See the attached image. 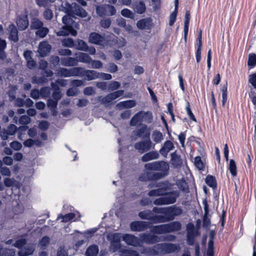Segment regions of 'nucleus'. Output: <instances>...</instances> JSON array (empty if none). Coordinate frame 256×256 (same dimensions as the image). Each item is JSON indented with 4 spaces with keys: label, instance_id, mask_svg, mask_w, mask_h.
<instances>
[{
    "label": "nucleus",
    "instance_id": "nucleus-1",
    "mask_svg": "<svg viewBox=\"0 0 256 256\" xmlns=\"http://www.w3.org/2000/svg\"><path fill=\"white\" fill-rule=\"evenodd\" d=\"M180 249L178 244L163 242L157 244L152 247L144 248L142 253L148 256H164L178 252Z\"/></svg>",
    "mask_w": 256,
    "mask_h": 256
},
{
    "label": "nucleus",
    "instance_id": "nucleus-2",
    "mask_svg": "<svg viewBox=\"0 0 256 256\" xmlns=\"http://www.w3.org/2000/svg\"><path fill=\"white\" fill-rule=\"evenodd\" d=\"M144 168L146 170L153 171L152 174V177L158 180L168 176L170 166L166 162L158 160L146 164Z\"/></svg>",
    "mask_w": 256,
    "mask_h": 256
},
{
    "label": "nucleus",
    "instance_id": "nucleus-3",
    "mask_svg": "<svg viewBox=\"0 0 256 256\" xmlns=\"http://www.w3.org/2000/svg\"><path fill=\"white\" fill-rule=\"evenodd\" d=\"M59 10L66 14L64 16H86L87 15L86 11L81 6L76 3H72L70 4L67 1L62 2Z\"/></svg>",
    "mask_w": 256,
    "mask_h": 256
},
{
    "label": "nucleus",
    "instance_id": "nucleus-4",
    "mask_svg": "<svg viewBox=\"0 0 256 256\" xmlns=\"http://www.w3.org/2000/svg\"><path fill=\"white\" fill-rule=\"evenodd\" d=\"M76 19L77 17H62V22L65 24L62 29L56 32L58 36H66L70 34L73 36L77 34V32L74 28H78V24L73 20Z\"/></svg>",
    "mask_w": 256,
    "mask_h": 256
},
{
    "label": "nucleus",
    "instance_id": "nucleus-5",
    "mask_svg": "<svg viewBox=\"0 0 256 256\" xmlns=\"http://www.w3.org/2000/svg\"><path fill=\"white\" fill-rule=\"evenodd\" d=\"M182 228V224L178 221L154 226L151 232L158 234L176 232Z\"/></svg>",
    "mask_w": 256,
    "mask_h": 256
},
{
    "label": "nucleus",
    "instance_id": "nucleus-6",
    "mask_svg": "<svg viewBox=\"0 0 256 256\" xmlns=\"http://www.w3.org/2000/svg\"><path fill=\"white\" fill-rule=\"evenodd\" d=\"M186 242L188 245L192 246L195 244V238L200 236L198 229H196L194 224L190 222L186 226Z\"/></svg>",
    "mask_w": 256,
    "mask_h": 256
},
{
    "label": "nucleus",
    "instance_id": "nucleus-7",
    "mask_svg": "<svg viewBox=\"0 0 256 256\" xmlns=\"http://www.w3.org/2000/svg\"><path fill=\"white\" fill-rule=\"evenodd\" d=\"M80 67H74L70 68H60L57 70V75L64 78L77 76L79 77Z\"/></svg>",
    "mask_w": 256,
    "mask_h": 256
},
{
    "label": "nucleus",
    "instance_id": "nucleus-8",
    "mask_svg": "<svg viewBox=\"0 0 256 256\" xmlns=\"http://www.w3.org/2000/svg\"><path fill=\"white\" fill-rule=\"evenodd\" d=\"M96 12L98 16H112L116 14L115 8L108 4H104L96 7Z\"/></svg>",
    "mask_w": 256,
    "mask_h": 256
},
{
    "label": "nucleus",
    "instance_id": "nucleus-9",
    "mask_svg": "<svg viewBox=\"0 0 256 256\" xmlns=\"http://www.w3.org/2000/svg\"><path fill=\"white\" fill-rule=\"evenodd\" d=\"M139 240L142 242V246L143 244H153L160 241V238L156 235L148 232H144L139 234Z\"/></svg>",
    "mask_w": 256,
    "mask_h": 256
},
{
    "label": "nucleus",
    "instance_id": "nucleus-10",
    "mask_svg": "<svg viewBox=\"0 0 256 256\" xmlns=\"http://www.w3.org/2000/svg\"><path fill=\"white\" fill-rule=\"evenodd\" d=\"M154 146L155 144L152 142L150 138L137 142L134 145V148L142 154L148 151L151 148H154Z\"/></svg>",
    "mask_w": 256,
    "mask_h": 256
},
{
    "label": "nucleus",
    "instance_id": "nucleus-11",
    "mask_svg": "<svg viewBox=\"0 0 256 256\" xmlns=\"http://www.w3.org/2000/svg\"><path fill=\"white\" fill-rule=\"evenodd\" d=\"M132 136L136 140L137 138H150V132L148 126L145 124H140V126L132 132Z\"/></svg>",
    "mask_w": 256,
    "mask_h": 256
},
{
    "label": "nucleus",
    "instance_id": "nucleus-12",
    "mask_svg": "<svg viewBox=\"0 0 256 256\" xmlns=\"http://www.w3.org/2000/svg\"><path fill=\"white\" fill-rule=\"evenodd\" d=\"M122 240L128 245L134 247H142V242L139 240V238L132 234H122Z\"/></svg>",
    "mask_w": 256,
    "mask_h": 256
},
{
    "label": "nucleus",
    "instance_id": "nucleus-13",
    "mask_svg": "<svg viewBox=\"0 0 256 256\" xmlns=\"http://www.w3.org/2000/svg\"><path fill=\"white\" fill-rule=\"evenodd\" d=\"M79 77H84L87 80H92L98 78L99 72L94 70H85L80 67Z\"/></svg>",
    "mask_w": 256,
    "mask_h": 256
},
{
    "label": "nucleus",
    "instance_id": "nucleus-14",
    "mask_svg": "<svg viewBox=\"0 0 256 256\" xmlns=\"http://www.w3.org/2000/svg\"><path fill=\"white\" fill-rule=\"evenodd\" d=\"M148 223L144 221L136 220L132 222L130 226L132 232H143L148 228Z\"/></svg>",
    "mask_w": 256,
    "mask_h": 256
},
{
    "label": "nucleus",
    "instance_id": "nucleus-15",
    "mask_svg": "<svg viewBox=\"0 0 256 256\" xmlns=\"http://www.w3.org/2000/svg\"><path fill=\"white\" fill-rule=\"evenodd\" d=\"M180 195V192L178 190H172L170 192H165L163 196H164L168 204H174L177 198Z\"/></svg>",
    "mask_w": 256,
    "mask_h": 256
},
{
    "label": "nucleus",
    "instance_id": "nucleus-16",
    "mask_svg": "<svg viewBox=\"0 0 256 256\" xmlns=\"http://www.w3.org/2000/svg\"><path fill=\"white\" fill-rule=\"evenodd\" d=\"M170 163L174 168H179L182 164V160L180 155L177 154L176 151L170 154Z\"/></svg>",
    "mask_w": 256,
    "mask_h": 256
},
{
    "label": "nucleus",
    "instance_id": "nucleus-17",
    "mask_svg": "<svg viewBox=\"0 0 256 256\" xmlns=\"http://www.w3.org/2000/svg\"><path fill=\"white\" fill-rule=\"evenodd\" d=\"M50 50L51 46L47 42H42L40 43L38 52L41 56H46L50 52Z\"/></svg>",
    "mask_w": 256,
    "mask_h": 256
},
{
    "label": "nucleus",
    "instance_id": "nucleus-18",
    "mask_svg": "<svg viewBox=\"0 0 256 256\" xmlns=\"http://www.w3.org/2000/svg\"><path fill=\"white\" fill-rule=\"evenodd\" d=\"M168 189V185L158 187L156 189L150 190L148 192V196L151 197L163 196V194H165V192L167 191Z\"/></svg>",
    "mask_w": 256,
    "mask_h": 256
},
{
    "label": "nucleus",
    "instance_id": "nucleus-19",
    "mask_svg": "<svg viewBox=\"0 0 256 256\" xmlns=\"http://www.w3.org/2000/svg\"><path fill=\"white\" fill-rule=\"evenodd\" d=\"M174 148L173 143L170 140H166L162 148L160 150L159 152L162 156L166 157L168 153Z\"/></svg>",
    "mask_w": 256,
    "mask_h": 256
},
{
    "label": "nucleus",
    "instance_id": "nucleus-20",
    "mask_svg": "<svg viewBox=\"0 0 256 256\" xmlns=\"http://www.w3.org/2000/svg\"><path fill=\"white\" fill-rule=\"evenodd\" d=\"M9 32V40L14 42L18 40V31L17 28L14 24H11L8 28Z\"/></svg>",
    "mask_w": 256,
    "mask_h": 256
},
{
    "label": "nucleus",
    "instance_id": "nucleus-21",
    "mask_svg": "<svg viewBox=\"0 0 256 256\" xmlns=\"http://www.w3.org/2000/svg\"><path fill=\"white\" fill-rule=\"evenodd\" d=\"M160 157V154L156 150H152L144 154L142 157V160L143 162L157 160Z\"/></svg>",
    "mask_w": 256,
    "mask_h": 256
},
{
    "label": "nucleus",
    "instance_id": "nucleus-22",
    "mask_svg": "<svg viewBox=\"0 0 256 256\" xmlns=\"http://www.w3.org/2000/svg\"><path fill=\"white\" fill-rule=\"evenodd\" d=\"M104 41V38L96 32H92L89 36V42L92 44H100Z\"/></svg>",
    "mask_w": 256,
    "mask_h": 256
},
{
    "label": "nucleus",
    "instance_id": "nucleus-23",
    "mask_svg": "<svg viewBox=\"0 0 256 256\" xmlns=\"http://www.w3.org/2000/svg\"><path fill=\"white\" fill-rule=\"evenodd\" d=\"M136 102L134 100H127L118 102L116 106L120 110L123 108H130L134 107Z\"/></svg>",
    "mask_w": 256,
    "mask_h": 256
},
{
    "label": "nucleus",
    "instance_id": "nucleus-24",
    "mask_svg": "<svg viewBox=\"0 0 256 256\" xmlns=\"http://www.w3.org/2000/svg\"><path fill=\"white\" fill-rule=\"evenodd\" d=\"M34 248L32 244H28L24 248H22L18 252L19 256H28L33 254Z\"/></svg>",
    "mask_w": 256,
    "mask_h": 256
},
{
    "label": "nucleus",
    "instance_id": "nucleus-25",
    "mask_svg": "<svg viewBox=\"0 0 256 256\" xmlns=\"http://www.w3.org/2000/svg\"><path fill=\"white\" fill-rule=\"evenodd\" d=\"M62 65L65 66H76L78 64L76 58L72 57L64 58L61 59Z\"/></svg>",
    "mask_w": 256,
    "mask_h": 256
},
{
    "label": "nucleus",
    "instance_id": "nucleus-26",
    "mask_svg": "<svg viewBox=\"0 0 256 256\" xmlns=\"http://www.w3.org/2000/svg\"><path fill=\"white\" fill-rule=\"evenodd\" d=\"M152 20L150 17L138 20L137 22V26L140 29H150V26L152 25Z\"/></svg>",
    "mask_w": 256,
    "mask_h": 256
},
{
    "label": "nucleus",
    "instance_id": "nucleus-27",
    "mask_svg": "<svg viewBox=\"0 0 256 256\" xmlns=\"http://www.w3.org/2000/svg\"><path fill=\"white\" fill-rule=\"evenodd\" d=\"M214 234H210L208 242V247L206 252V256H214Z\"/></svg>",
    "mask_w": 256,
    "mask_h": 256
},
{
    "label": "nucleus",
    "instance_id": "nucleus-28",
    "mask_svg": "<svg viewBox=\"0 0 256 256\" xmlns=\"http://www.w3.org/2000/svg\"><path fill=\"white\" fill-rule=\"evenodd\" d=\"M140 113V116L142 122H144L150 124L152 122L153 116L150 112H144L141 110L139 112Z\"/></svg>",
    "mask_w": 256,
    "mask_h": 256
},
{
    "label": "nucleus",
    "instance_id": "nucleus-29",
    "mask_svg": "<svg viewBox=\"0 0 256 256\" xmlns=\"http://www.w3.org/2000/svg\"><path fill=\"white\" fill-rule=\"evenodd\" d=\"M16 22L19 29L24 30L28 28L29 24L28 17H20Z\"/></svg>",
    "mask_w": 256,
    "mask_h": 256
},
{
    "label": "nucleus",
    "instance_id": "nucleus-30",
    "mask_svg": "<svg viewBox=\"0 0 256 256\" xmlns=\"http://www.w3.org/2000/svg\"><path fill=\"white\" fill-rule=\"evenodd\" d=\"M122 234L120 233H114L108 236L107 238L110 242L120 243Z\"/></svg>",
    "mask_w": 256,
    "mask_h": 256
},
{
    "label": "nucleus",
    "instance_id": "nucleus-31",
    "mask_svg": "<svg viewBox=\"0 0 256 256\" xmlns=\"http://www.w3.org/2000/svg\"><path fill=\"white\" fill-rule=\"evenodd\" d=\"M76 58L78 60V62H80L90 64V62H92V58L90 56L86 53L79 52Z\"/></svg>",
    "mask_w": 256,
    "mask_h": 256
},
{
    "label": "nucleus",
    "instance_id": "nucleus-32",
    "mask_svg": "<svg viewBox=\"0 0 256 256\" xmlns=\"http://www.w3.org/2000/svg\"><path fill=\"white\" fill-rule=\"evenodd\" d=\"M98 100L102 104L104 105L106 107H108L112 102L114 100L111 93L108 94L106 96L102 97V96H99L98 98Z\"/></svg>",
    "mask_w": 256,
    "mask_h": 256
},
{
    "label": "nucleus",
    "instance_id": "nucleus-33",
    "mask_svg": "<svg viewBox=\"0 0 256 256\" xmlns=\"http://www.w3.org/2000/svg\"><path fill=\"white\" fill-rule=\"evenodd\" d=\"M120 256H139L138 252L130 248H122L120 251Z\"/></svg>",
    "mask_w": 256,
    "mask_h": 256
},
{
    "label": "nucleus",
    "instance_id": "nucleus-34",
    "mask_svg": "<svg viewBox=\"0 0 256 256\" xmlns=\"http://www.w3.org/2000/svg\"><path fill=\"white\" fill-rule=\"evenodd\" d=\"M152 172L141 174L139 176L138 180L142 182L156 181V178L152 177Z\"/></svg>",
    "mask_w": 256,
    "mask_h": 256
},
{
    "label": "nucleus",
    "instance_id": "nucleus-35",
    "mask_svg": "<svg viewBox=\"0 0 256 256\" xmlns=\"http://www.w3.org/2000/svg\"><path fill=\"white\" fill-rule=\"evenodd\" d=\"M99 249L98 246L93 244L90 246L86 252V256H96L98 253Z\"/></svg>",
    "mask_w": 256,
    "mask_h": 256
},
{
    "label": "nucleus",
    "instance_id": "nucleus-36",
    "mask_svg": "<svg viewBox=\"0 0 256 256\" xmlns=\"http://www.w3.org/2000/svg\"><path fill=\"white\" fill-rule=\"evenodd\" d=\"M141 122H142V120L140 113L138 112L132 117L130 122V125L132 126H135L138 124H142Z\"/></svg>",
    "mask_w": 256,
    "mask_h": 256
},
{
    "label": "nucleus",
    "instance_id": "nucleus-37",
    "mask_svg": "<svg viewBox=\"0 0 256 256\" xmlns=\"http://www.w3.org/2000/svg\"><path fill=\"white\" fill-rule=\"evenodd\" d=\"M75 216L76 214L73 212L68 213L64 215L60 214L58 216L57 220H62V222H66L73 219Z\"/></svg>",
    "mask_w": 256,
    "mask_h": 256
},
{
    "label": "nucleus",
    "instance_id": "nucleus-38",
    "mask_svg": "<svg viewBox=\"0 0 256 256\" xmlns=\"http://www.w3.org/2000/svg\"><path fill=\"white\" fill-rule=\"evenodd\" d=\"M152 138L156 144L160 143L164 140V136L160 132L155 130L152 132Z\"/></svg>",
    "mask_w": 256,
    "mask_h": 256
},
{
    "label": "nucleus",
    "instance_id": "nucleus-39",
    "mask_svg": "<svg viewBox=\"0 0 256 256\" xmlns=\"http://www.w3.org/2000/svg\"><path fill=\"white\" fill-rule=\"evenodd\" d=\"M164 216L166 222L172 221L174 220L172 210L170 206L165 207Z\"/></svg>",
    "mask_w": 256,
    "mask_h": 256
},
{
    "label": "nucleus",
    "instance_id": "nucleus-40",
    "mask_svg": "<svg viewBox=\"0 0 256 256\" xmlns=\"http://www.w3.org/2000/svg\"><path fill=\"white\" fill-rule=\"evenodd\" d=\"M206 183L213 189L217 187L216 180L215 178L211 175H208L206 178Z\"/></svg>",
    "mask_w": 256,
    "mask_h": 256
},
{
    "label": "nucleus",
    "instance_id": "nucleus-41",
    "mask_svg": "<svg viewBox=\"0 0 256 256\" xmlns=\"http://www.w3.org/2000/svg\"><path fill=\"white\" fill-rule=\"evenodd\" d=\"M152 212L150 210H145L138 213L139 217L142 220H147L150 221L152 216Z\"/></svg>",
    "mask_w": 256,
    "mask_h": 256
},
{
    "label": "nucleus",
    "instance_id": "nucleus-42",
    "mask_svg": "<svg viewBox=\"0 0 256 256\" xmlns=\"http://www.w3.org/2000/svg\"><path fill=\"white\" fill-rule=\"evenodd\" d=\"M150 221L154 224L164 223L166 222L164 215L152 214Z\"/></svg>",
    "mask_w": 256,
    "mask_h": 256
},
{
    "label": "nucleus",
    "instance_id": "nucleus-43",
    "mask_svg": "<svg viewBox=\"0 0 256 256\" xmlns=\"http://www.w3.org/2000/svg\"><path fill=\"white\" fill-rule=\"evenodd\" d=\"M169 183L168 181H162L159 182H152L150 184H149L148 186V188H158L163 186L166 185H168Z\"/></svg>",
    "mask_w": 256,
    "mask_h": 256
},
{
    "label": "nucleus",
    "instance_id": "nucleus-44",
    "mask_svg": "<svg viewBox=\"0 0 256 256\" xmlns=\"http://www.w3.org/2000/svg\"><path fill=\"white\" fill-rule=\"evenodd\" d=\"M50 242V238L48 236H44L39 242V246L41 249L45 250Z\"/></svg>",
    "mask_w": 256,
    "mask_h": 256
},
{
    "label": "nucleus",
    "instance_id": "nucleus-45",
    "mask_svg": "<svg viewBox=\"0 0 256 256\" xmlns=\"http://www.w3.org/2000/svg\"><path fill=\"white\" fill-rule=\"evenodd\" d=\"M197 48L196 52V58L198 63H199L201 60V51L202 48V41H197Z\"/></svg>",
    "mask_w": 256,
    "mask_h": 256
},
{
    "label": "nucleus",
    "instance_id": "nucleus-46",
    "mask_svg": "<svg viewBox=\"0 0 256 256\" xmlns=\"http://www.w3.org/2000/svg\"><path fill=\"white\" fill-rule=\"evenodd\" d=\"M228 170L232 176H235L237 174L236 166L234 160H230V161Z\"/></svg>",
    "mask_w": 256,
    "mask_h": 256
},
{
    "label": "nucleus",
    "instance_id": "nucleus-47",
    "mask_svg": "<svg viewBox=\"0 0 256 256\" xmlns=\"http://www.w3.org/2000/svg\"><path fill=\"white\" fill-rule=\"evenodd\" d=\"M171 208L172 210L174 220L176 216H178L181 215L183 212L182 209L180 206H177L174 205L171 206Z\"/></svg>",
    "mask_w": 256,
    "mask_h": 256
},
{
    "label": "nucleus",
    "instance_id": "nucleus-48",
    "mask_svg": "<svg viewBox=\"0 0 256 256\" xmlns=\"http://www.w3.org/2000/svg\"><path fill=\"white\" fill-rule=\"evenodd\" d=\"M15 252L12 250L3 248L0 246V256H14Z\"/></svg>",
    "mask_w": 256,
    "mask_h": 256
},
{
    "label": "nucleus",
    "instance_id": "nucleus-49",
    "mask_svg": "<svg viewBox=\"0 0 256 256\" xmlns=\"http://www.w3.org/2000/svg\"><path fill=\"white\" fill-rule=\"evenodd\" d=\"M16 203V206H14L13 208V212L14 214H19L23 212L24 210V208L22 204L18 202L17 201L15 202Z\"/></svg>",
    "mask_w": 256,
    "mask_h": 256
},
{
    "label": "nucleus",
    "instance_id": "nucleus-50",
    "mask_svg": "<svg viewBox=\"0 0 256 256\" xmlns=\"http://www.w3.org/2000/svg\"><path fill=\"white\" fill-rule=\"evenodd\" d=\"M76 48L80 50L86 51L88 50V45L83 40H78Z\"/></svg>",
    "mask_w": 256,
    "mask_h": 256
},
{
    "label": "nucleus",
    "instance_id": "nucleus-51",
    "mask_svg": "<svg viewBox=\"0 0 256 256\" xmlns=\"http://www.w3.org/2000/svg\"><path fill=\"white\" fill-rule=\"evenodd\" d=\"M135 10L139 14H142L146 10V6L142 2H140L135 6Z\"/></svg>",
    "mask_w": 256,
    "mask_h": 256
},
{
    "label": "nucleus",
    "instance_id": "nucleus-52",
    "mask_svg": "<svg viewBox=\"0 0 256 256\" xmlns=\"http://www.w3.org/2000/svg\"><path fill=\"white\" fill-rule=\"evenodd\" d=\"M40 96L42 98H46L50 94V88L49 87H43L40 90Z\"/></svg>",
    "mask_w": 256,
    "mask_h": 256
},
{
    "label": "nucleus",
    "instance_id": "nucleus-53",
    "mask_svg": "<svg viewBox=\"0 0 256 256\" xmlns=\"http://www.w3.org/2000/svg\"><path fill=\"white\" fill-rule=\"evenodd\" d=\"M248 64L251 68L256 65V54H250L248 56Z\"/></svg>",
    "mask_w": 256,
    "mask_h": 256
},
{
    "label": "nucleus",
    "instance_id": "nucleus-54",
    "mask_svg": "<svg viewBox=\"0 0 256 256\" xmlns=\"http://www.w3.org/2000/svg\"><path fill=\"white\" fill-rule=\"evenodd\" d=\"M48 31V28L42 27L36 32V36L43 38L46 36Z\"/></svg>",
    "mask_w": 256,
    "mask_h": 256
},
{
    "label": "nucleus",
    "instance_id": "nucleus-55",
    "mask_svg": "<svg viewBox=\"0 0 256 256\" xmlns=\"http://www.w3.org/2000/svg\"><path fill=\"white\" fill-rule=\"evenodd\" d=\"M121 248L120 243L110 242L109 246V251L112 252H115L118 250H120Z\"/></svg>",
    "mask_w": 256,
    "mask_h": 256
},
{
    "label": "nucleus",
    "instance_id": "nucleus-56",
    "mask_svg": "<svg viewBox=\"0 0 256 256\" xmlns=\"http://www.w3.org/2000/svg\"><path fill=\"white\" fill-rule=\"evenodd\" d=\"M194 164L200 170H204V166L202 160L200 156H196L194 158Z\"/></svg>",
    "mask_w": 256,
    "mask_h": 256
},
{
    "label": "nucleus",
    "instance_id": "nucleus-57",
    "mask_svg": "<svg viewBox=\"0 0 256 256\" xmlns=\"http://www.w3.org/2000/svg\"><path fill=\"white\" fill-rule=\"evenodd\" d=\"M43 23L37 18H34L32 20L31 27L34 29H40L42 28Z\"/></svg>",
    "mask_w": 256,
    "mask_h": 256
},
{
    "label": "nucleus",
    "instance_id": "nucleus-58",
    "mask_svg": "<svg viewBox=\"0 0 256 256\" xmlns=\"http://www.w3.org/2000/svg\"><path fill=\"white\" fill-rule=\"evenodd\" d=\"M31 121L30 118L26 115H23L20 117L18 119V123L21 124L26 125L30 123Z\"/></svg>",
    "mask_w": 256,
    "mask_h": 256
},
{
    "label": "nucleus",
    "instance_id": "nucleus-59",
    "mask_svg": "<svg viewBox=\"0 0 256 256\" xmlns=\"http://www.w3.org/2000/svg\"><path fill=\"white\" fill-rule=\"evenodd\" d=\"M62 46L69 48H72L74 46V41L71 38H64L62 41Z\"/></svg>",
    "mask_w": 256,
    "mask_h": 256
},
{
    "label": "nucleus",
    "instance_id": "nucleus-60",
    "mask_svg": "<svg viewBox=\"0 0 256 256\" xmlns=\"http://www.w3.org/2000/svg\"><path fill=\"white\" fill-rule=\"evenodd\" d=\"M56 0H36V4L40 6L46 7Z\"/></svg>",
    "mask_w": 256,
    "mask_h": 256
},
{
    "label": "nucleus",
    "instance_id": "nucleus-61",
    "mask_svg": "<svg viewBox=\"0 0 256 256\" xmlns=\"http://www.w3.org/2000/svg\"><path fill=\"white\" fill-rule=\"evenodd\" d=\"M186 109L187 112V114L188 116L190 118L192 121L196 122V120L190 108V102H188L186 103Z\"/></svg>",
    "mask_w": 256,
    "mask_h": 256
},
{
    "label": "nucleus",
    "instance_id": "nucleus-62",
    "mask_svg": "<svg viewBox=\"0 0 256 256\" xmlns=\"http://www.w3.org/2000/svg\"><path fill=\"white\" fill-rule=\"evenodd\" d=\"M153 203L156 206L168 205L164 196L156 198L154 200Z\"/></svg>",
    "mask_w": 256,
    "mask_h": 256
},
{
    "label": "nucleus",
    "instance_id": "nucleus-63",
    "mask_svg": "<svg viewBox=\"0 0 256 256\" xmlns=\"http://www.w3.org/2000/svg\"><path fill=\"white\" fill-rule=\"evenodd\" d=\"M10 148L14 150H19L22 148V144L18 141H14L10 143Z\"/></svg>",
    "mask_w": 256,
    "mask_h": 256
},
{
    "label": "nucleus",
    "instance_id": "nucleus-64",
    "mask_svg": "<svg viewBox=\"0 0 256 256\" xmlns=\"http://www.w3.org/2000/svg\"><path fill=\"white\" fill-rule=\"evenodd\" d=\"M6 130L10 136H13L16 133L18 128L14 124H10Z\"/></svg>",
    "mask_w": 256,
    "mask_h": 256
}]
</instances>
